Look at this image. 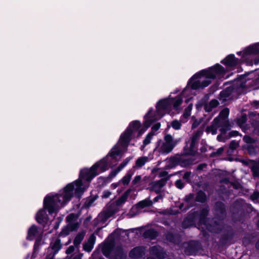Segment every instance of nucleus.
I'll list each match as a JSON object with an SVG mask.
<instances>
[{"mask_svg": "<svg viewBox=\"0 0 259 259\" xmlns=\"http://www.w3.org/2000/svg\"><path fill=\"white\" fill-rule=\"evenodd\" d=\"M140 126L139 121H133L121 135L118 142L105 157L96 163L90 169L84 168L81 170L79 179L68 184L59 194L48 195L44 199V207L48 210L49 213L56 212L70 201L73 196V191L75 195L80 197L88 188L93 178L106 171L110 166L115 165L122 157V152L126 151L133 134L138 130Z\"/></svg>", "mask_w": 259, "mask_h": 259, "instance_id": "f257e3e1", "label": "nucleus"}, {"mask_svg": "<svg viewBox=\"0 0 259 259\" xmlns=\"http://www.w3.org/2000/svg\"><path fill=\"white\" fill-rule=\"evenodd\" d=\"M225 73L224 68L218 64L208 69L203 70L193 75L182 94H184L189 87L194 90L205 88L210 83L212 79L223 77Z\"/></svg>", "mask_w": 259, "mask_h": 259, "instance_id": "f03ea898", "label": "nucleus"}, {"mask_svg": "<svg viewBox=\"0 0 259 259\" xmlns=\"http://www.w3.org/2000/svg\"><path fill=\"white\" fill-rule=\"evenodd\" d=\"M162 116V100H159L156 106V111L154 113L152 109L149 110L145 115L144 126L145 129L139 132L138 136H141L155 121L161 118Z\"/></svg>", "mask_w": 259, "mask_h": 259, "instance_id": "7ed1b4c3", "label": "nucleus"}, {"mask_svg": "<svg viewBox=\"0 0 259 259\" xmlns=\"http://www.w3.org/2000/svg\"><path fill=\"white\" fill-rule=\"evenodd\" d=\"M67 225L64 227L60 233V235L65 236L67 235L70 231H73L77 230L79 223L78 221V216L74 213H71L66 218Z\"/></svg>", "mask_w": 259, "mask_h": 259, "instance_id": "20e7f679", "label": "nucleus"}, {"mask_svg": "<svg viewBox=\"0 0 259 259\" xmlns=\"http://www.w3.org/2000/svg\"><path fill=\"white\" fill-rule=\"evenodd\" d=\"M131 189L127 190L117 200L115 203H112L108 206L106 211V215L110 217L118 211V206L121 205L127 200L128 195L131 192Z\"/></svg>", "mask_w": 259, "mask_h": 259, "instance_id": "39448f33", "label": "nucleus"}, {"mask_svg": "<svg viewBox=\"0 0 259 259\" xmlns=\"http://www.w3.org/2000/svg\"><path fill=\"white\" fill-rule=\"evenodd\" d=\"M61 248V244L59 239H56L54 241H52L50 247L47 249V259H53L55 254Z\"/></svg>", "mask_w": 259, "mask_h": 259, "instance_id": "423d86ee", "label": "nucleus"}, {"mask_svg": "<svg viewBox=\"0 0 259 259\" xmlns=\"http://www.w3.org/2000/svg\"><path fill=\"white\" fill-rule=\"evenodd\" d=\"M229 114V110L228 108L224 109L220 113L219 115L216 118H218V122L222 124V127L220 131L223 132L228 130V121L227 117Z\"/></svg>", "mask_w": 259, "mask_h": 259, "instance_id": "0eeeda50", "label": "nucleus"}, {"mask_svg": "<svg viewBox=\"0 0 259 259\" xmlns=\"http://www.w3.org/2000/svg\"><path fill=\"white\" fill-rule=\"evenodd\" d=\"M164 141V143H163V153H168L173 149L175 146V143L172 137L169 135L165 136Z\"/></svg>", "mask_w": 259, "mask_h": 259, "instance_id": "6e6552de", "label": "nucleus"}, {"mask_svg": "<svg viewBox=\"0 0 259 259\" xmlns=\"http://www.w3.org/2000/svg\"><path fill=\"white\" fill-rule=\"evenodd\" d=\"M222 63L228 67H231L237 65L239 63V61L235 58L234 55H229L222 61Z\"/></svg>", "mask_w": 259, "mask_h": 259, "instance_id": "1a4fd4ad", "label": "nucleus"}, {"mask_svg": "<svg viewBox=\"0 0 259 259\" xmlns=\"http://www.w3.org/2000/svg\"><path fill=\"white\" fill-rule=\"evenodd\" d=\"M96 241V237L94 235H91L87 241L85 242L83 244V250L90 252L93 249L94 245Z\"/></svg>", "mask_w": 259, "mask_h": 259, "instance_id": "9d476101", "label": "nucleus"}, {"mask_svg": "<svg viewBox=\"0 0 259 259\" xmlns=\"http://www.w3.org/2000/svg\"><path fill=\"white\" fill-rule=\"evenodd\" d=\"M222 127V124L218 122V118H215L213 121L212 124L210 126L207 127L206 131L207 133H210L212 135L217 134V129L220 128V130Z\"/></svg>", "mask_w": 259, "mask_h": 259, "instance_id": "9b49d317", "label": "nucleus"}, {"mask_svg": "<svg viewBox=\"0 0 259 259\" xmlns=\"http://www.w3.org/2000/svg\"><path fill=\"white\" fill-rule=\"evenodd\" d=\"M161 124L160 123L158 122L154 124L152 127V132L151 133L148 134L145 140L143 141V146H142L141 149H142L146 145H148L150 143L151 137L153 135V133L157 131L160 127Z\"/></svg>", "mask_w": 259, "mask_h": 259, "instance_id": "f8f14e48", "label": "nucleus"}, {"mask_svg": "<svg viewBox=\"0 0 259 259\" xmlns=\"http://www.w3.org/2000/svg\"><path fill=\"white\" fill-rule=\"evenodd\" d=\"M259 53V43L247 48L243 52V56Z\"/></svg>", "mask_w": 259, "mask_h": 259, "instance_id": "ddd939ff", "label": "nucleus"}, {"mask_svg": "<svg viewBox=\"0 0 259 259\" xmlns=\"http://www.w3.org/2000/svg\"><path fill=\"white\" fill-rule=\"evenodd\" d=\"M38 233L37 227L35 225H32L28 229L27 239L29 240H33L34 237L38 234Z\"/></svg>", "mask_w": 259, "mask_h": 259, "instance_id": "4468645a", "label": "nucleus"}, {"mask_svg": "<svg viewBox=\"0 0 259 259\" xmlns=\"http://www.w3.org/2000/svg\"><path fill=\"white\" fill-rule=\"evenodd\" d=\"M144 248L142 247H137L134 248L130 253V256L133 258L138 257L144 253Z\"/></svg>", "mask_w": 259, "mask_h": 259, "instance_id": "2eb2a0df", "label": "nucleus"}, {"mask_svg": "<svg viewBox=\"0 0 259 259\" xmlns=\"http://www.w3.org/2000/svg\"><path fill=\"white\" fill-rule=\"evenodd\" d=\"M36 220L39 223H42L47 220V214L45 209H40L37 213Z\"/></svg>", "mask_w": 259, "mask_h": 259, "instance_id": "dca6fc26", "label": "nucleus"}, {"mask_svg": "<svg viewBox=\"0 0 259 259\" xmlns=\"http://www.w3.org/2000/svg\"><path fill=\"white\" fill-rule=\"evenodd\" d=\"M132 158V157H127L125 159H124V161L120 163V164L118 166V167L115 170L112 171V176H116L122 168H123V167H124L126 165V164L130 162Z\"/></svg>", "mask_w": 259, "mask_h": 259, "instance_id": "f3484780", "label": "nucleus"}, {"mask_svg": "<svg viewBox=\"0 0 259 259\" xmlns=\"http://www.w3.org/2000/svg\"><path fill=\"white\" fill-rule=\"evenodd\" d=\"M202 132L201 131H198L196 132L194 135L193 136L191 139V142L190 143V148L194 151L195 150L194 147L196 142L198 139L200 138V137L202 135Z\"/></svg>", "mask_w": 259, "mask_h": 259, "instance_id": "a211bd4d", "label": "nucleus"}, {"mask_svg": "<svg viewBox=\"0 0 259 259\" xmlns=\"http://www.w3.org/2000/svg\"><path fill=\"white\" fill-rule=\"evenodd\" d=\"M151 189L157 193H160L162 189V179L153 182L151 184Z\"/></svg>", "mask_w": 259, "mask_h": 259, "instance_id": "6ab92c4d", "label": "nucleus"}, {"mask_svg": "<svg viewBox=\"0 0 259 259\" xmlns=\"http://www.w3.org/2000/svg\"><path fill=\"white\" fill-rule=\"evenodd\" d=\"M150 253L158 258H160L161 254V247L160 246H154L150 249Z\"/></svg>", "mask_w": 259, "mask_h": 259, "instance_id": "aec40b11", "label": "nucleus"}, {"mask_svg": "<svg viewBox=\"0 0 259 259\" xmlns=\"http://www.w3.org/2000/svg\"><path fill=\"white\" fill-rule=\"evenodd\" d=\"M133 174L134 172L132 170L128 171L126 175L119 182H120V183L122 184L124 186L128 185Z\"/></svg>", "mask_w": 259, "mask_h": 259, "instance_id": "412c9836", "label": "nucleus"}, {"mask_svg": "<svg viewBox=\"0 0 259 259\" xmlns=\"http://www.w3.org/2000/svg\"><path fill=\"white\" fill-rule=\"evenodd\" d=\"M149 161V159L147 156H142L138 158L136 161L135 167L140 168L145 164Z\"/></svg>", "mask_w": 259, "mask_h": 259, "instance_id": "4be33fe9", "label": "nucleus"}, {"mask_svg": "<svg viewBox=\"0 0 259 259\" xmlns=\"http://www.w3.org/2000/svg\"><path fill=\"white\" fill-rule=\"evenodd\" d=\"M157 236V232L154 229H149L144 232L143 236L146 238L153 239Z\"/></svg>", "mask_w": 259, "mask_h": 259, "instance_id": "5701e85b", "label": "nucleus"}, {"mask_svg": "<svg viewBox=\"0 0 259 259\" xmlns=\"http://www.w3.org/2000/svg\"><path fill=\"white\" fill-rule=\"evenodd\" d=\"M219 105V102L216 100H211L209 103L204 106L205 110L206 112L210 111L212 108L216 107Z\"/></svg>", "mask_w": 259, "mask_h": 259, "instance_id": "b1692460", "label": "nucleus"}, {"mask_svg": "<svg viewBox=\"0 0 259 259\" xmlns=\"http://www.w3.org/2000/svg\"><path fill=\"white\" fill-rule=\"evenodd\" d=\"M84 235H85V232H81L79 233H78L77 236L75 237L74 240V241H73V243H74V245L76 246H77L78 245H79L81 241H82L84 237Z\"/></svg>", "mask_w": 259, "mask_h": 259, "instance_id": "393cba45", "label": "nucleus"}, {"mask_svg": "<svg viewBox=\"0 0 259 259\" xmlns=\"http://www.w3.org/2000/svg\"><path fill=\"white\" fill-rule=\"evenodd\" d=\"M152 202L148 199L143 200L138 203L139 207L143 208L148 206H150L152 205Z\"/></svg>", "mask_w": 259, "mask_h": 259, "instance_id": "a878e982", "label": "nucleus"}, {"mask_svg": "<svg viewBox=\"0 0 259 259\" xmlns=\"http://www.w3.org/2000/svg\"><path fill=\"white\" fill-rule=\"evenodd\" d=\"M152 177L153 178H159L162 179V169L161 168H154L152 171Z\"/></svg>", "mask_w": 259, "mask_h": 259, "instance_id": "bb28decb", "label": "nucleus"}, {"mask_svg": "<svg viewBox=\"0 0 259 259\" xmlns=\"http://www.w3.org/2000/svg\"><path fill=\"white\" fill-rule=\"evenodd\" d=\"M192 108V105L190 104L189 105L188 107L185 109V112L184 113L182 117L181 118V121L185 122L186 121L183 119V118L186 119L191 114V111Z\"/></svg>", "mask_w": 259, "mask_h": 259, "instance_id": "cd10ccee", "label": "nucleus"}, {"mask_svg": "<svg viewBox=\"0 0 259 259\" xmlns=\"http://www.w3.org/2000/svg\"><path fill=\"white\" fill-rule=\"evenodd\" d=\"M182 102V98L181 96L177 97L174 100L172 101V104L174 108L176 109H178V107Z\"/></svg>", "mask_w": 259, "mask_h": 259, "instance_id": "c85d7f7f", "label": "nucleus"}, {"mask_svg": "<svg viewBox=\"0 0 259 259\" xmlns=\"http://www.w3.org/2000/svg\"><path fill=\"white\" fill-rule=\"evenodd\" d=\"M170 125L172 127V128H174L176 130H180L181 128V122L177 120H175L172 121L171 122V124Z\"/></svg>", "mask_w": 259, "mask_h": 259, "instance_id": "c756f323", "label": "nucleus"}, {"mask_svg": "<svg viewBox=\"0 0 259 259\" xmlns=\"http://www.w3.org/2000/svg\"><path fill=\"white\" fill-rule=\"evenodd\" d=\"M252 171L253 172V175L254 177H258L259 176V164H254L252 167Z\"/></svg>", "mask_w": 259, "mask_h": 259, "instance_id": "7c9ffc66", "label": "nucleus"}, {"mask_svg": "<svg viewBox=\"0 0 259 259\" xmlns=\"http://www.w3.org/2000/svg\"><path fill=\"white\" fill-rule=\"evenodd\" d=\"M206 196L202 192H199L197 196V200L203 202L205 200Z\"/></svg>", "mask_w": 259, "mask_h": 259, "instance_id": "2f4dec72", "label": "nucleus"}, {"mask_svg": "<svg viewBox=\"0 0 259 259\" xmlns=\"http://www.w3.org/2000/svg\"><path fill=\"white\" fill-rule=\"evenodd\" d=\"M243 141L246 143H253L255 140L248 136H245L243 138Z\"/></svg>", "mask_w": 259, "mask_h": 259, "instance_id": "473e14b6", "label": "nucleus"}, {"mask_svg": "<svg viewBox=\"0 0 259 259\" xmlns=\"http://www.w3.org/2000/svg\"><path fill=\"white\" fill-rule=\"evenodd\" d=\"M141 180V177L140 176H136L132 181L133 185H135L137 184L138 183H139L140 182Z\"/></svg>", "mask_w": 259, "mask_h": 259, "instance_id": "72a5a7b5", "label": "nucleus"}, {"mask_svg": "<svg viewBox=\"0 0 259 259\" xmlns=\"http://www.w3.org/2000/svg\"><path fill=\"white\" fill-rule=\"evenodd\" d=\"M94 201V199L93 198H89L86 200V201L85 202L84 205L87 207H89L93 204Z\"/></svg>", "mask_w": 259, "mask_h": 259, "instance_id": "f704fd0d", "label": "nucleus"}, {"mask_svg": "<svg viewBox=\"0 0 259 259\" xmlns=\"http://www.w3.org/2000/svg\"><path fill=\"white\" fill-rule=\"evenodd\" d=\"M251 199L252 201H256L259 197V192H255L251 196Z\"/></svg>", "mask_w": 259, "mask_h": 259, "instance_id": "c9c22d12", "label": "nucleus"}, {"mask_svg": "<svg viewBox=\"0 0 259 259\" xmlns=\"http://www.w3.org/2000/svg\"><path fill=\"white\" fill-rule=\"evenodd\" d=\"M176 186L179 189H182L184 187V184L182 183L181 180H177L176 182Z\"/></svg>", "mask_w": 259, "mask_h": 259, "instance_id": "e433bc0d", "label": "nucleus"}, {"mask_svg": "<svg viewBox=\"0 0 259 259\" xmlns=\"http://www.w3.org/2000/svg\"><path fill=\"white\" fill-rule=\"evenodd\" d=\"M238 143L235 141H232L230 144V148L232 149H236L238 146Z\"/></svg>", "mask_w": 259, "mask_h": 259, "instance_id": "4c0bfd02", "label": "nucleus"}, {"mask_svg": "<svg viewBox=\"0 0 259 259\" xmlns=\"http://www.w3.org/2000/svg\"><path fill=\"white\" fill-rule=\"evenodd\" d=\"M40 243V240L39 239H37L35 242V244L34 246V252L37 251L38 249V247Z\"/></svg>", "mask_w": 259, "mask_h": 259, "instance_id": "58836bf2", "label": "nucleus"}, {"mask_svg": "<svg viewBox=\"0 0 259 259\" xmlns=\"http://www.w3.org/2000/svg\"><path fill=\"white\" fill-rule=\"evenodd\" d=\"M74 250V247L73 246H70L66 250V253L68 254L71 253Z\"/></svg>", "mask_w": 259, "mask_h": 259, "instance_id": "ea45409f", "label": "nucleus"}, {"mask_svg": "<svg viewBox=\"0 0 259 259\" xmlns=\"http://www.w3.org/2000/svg\"><path fill=\"white\" fill-rule=\"evenodd\" d=\"M191 174V173L190 172H187L185 173L183 176V178L186 180H188L189 179Z\"/></svg>", "mask_w": 259, "mask_h": 259, "instance_id": "a19ab883", "label": "nucleus"}, {"mask_svg": "<svg viewBox=\"0 0 259 259\" xmlns=\"http://www.w3.org/2000/svg\"><path fill=\"white\" fill-rule=\"evenodd\" d=\"M111 194V193L109 191H104L103 194V197L105 198L108 197Z\"/></svg>", "mask_w": 259, "mask_h": 259, "instance_id": "79ce46f5", "label": "nucleus"}, {"mask_svg": "<svg viewBox=\"0 0 259 259\" xmlns=\"http://www.w3.org/2000/svg\"><path fill=\"white\" fill-rule=\"evenodd\" d=\"M83 256L82 253H79L78 254L75 255L73 259H81L82 257Z\"/></svg>", "mask_w": 259, "mask_h": 259, "instance_id": "37998d69", "label": "nucleus"}, {"mask_svg": "<svg viewBox=\"0 0 259 259\" xmlns=\"http://www.w3.org/2000/svg\"><path fill=\"white\" fill-rule=\"evenodd\" d=\"M161 198V194H159L157 196L154 198L153 201L154 202H157L159 199Z\"/></svg>", "mask_w": 259, "mask_h": 259, "instance_id": "c03bdc74", "label": "nucleus"}, {"mask_svg": "<svg viewBox=\"0 0 259 259\" xmlns=\"http://www.w3.org/2000/svg\"><path fill=\"white\" fill-rule=\"evenodd\" d=\"M199 124V122H197L196 121H195L192 124V128H196L198 125V124Z\"/></svg>", "mask_w": 259, "mask_h": 259, "instance_id": "a18cd8bd", "label": "nucleus"}, {"mask_svg": "<svg viewBox=\"0 0 259 259\" xmlns=\"http://www.w3.org/2000/svg\"><path fill=\"white\" fill-rule=\"evenodd\" d=\"M206 166V165L205 164L199 165H198L197 169L200 170L202 169L204 167H205Z\"/></svg>", "mask_w": 259, "mask_h": 259, "instance_id": "49530a36", "label": "nucleus"}, {"mask_svg": "<svg viewBox=\"0 0 259 259\" xmlns=\"http://www.w3.org/2000/svg\"><path fill=\"white\" fill-rule=\"evenodd\" d=\"M238 133L237 131H232L230 133L231 136H236L238 135Z\"/></svg>", "mask_w": 259, "mask_h": 259, "instance_id": "de8ad7c7", "label": "nucleus"}, {"mask_svg": "<svg viewBox=\"0 0 259 259\" xmlns=\"http://www.w3.org/2000/svg\"><path fill=\"white\" fill-rule=\"evenodd\" d=\"M106 248H107L106 246L104 247V248L103 249V252L105 255L107 256L109 253L108 252H106Z\"/></svg>", "mask_w": 259, "mask_h": 259, "instance_id": "09e8293b", "label": "nucleus"}, {"mask_svg": "<svg viewBox=\"0 0 259 259\" xmlns=\"http://www.w3.org/2000/svg\"><path fill=\"white\" fill-rule=\"evenodd\" d=\"M223 150H224V149H223V148H219V149L218 150L217 152V154H221V153L223 152Z\"/></svg>", "mask_w": 259, "mask_h": 259, "instance_id": "8fccbe9b", "label": "nucleus"}, {"mask_svg": "<svg viewBox=\"0 0 259 259\" xmlns=\"http://www.w3.org/2000/svg\"><path fill=\"white\" fill-rule=\"evenodd\" d=\"M120 184V182H119L118 183L116 184H112V187H113L114 188H116L117 186H118Z\"/></svg>", "mask_w": 259, "mask_h": 259, "instance_id": "3c124183", "label": "nucleus"}, {"mask_svg": "<svg viewBox=\"0 0 259 259\" xmlns=\"http://www.w3.org/2000/svg\"><path fill=\"white\" fill-rule=\"evenodd\" d=\"M192 198V196L190 195L186 197V202L185 203H188V201L190 200V199Z\"/></svg>", "mask_w": 259, "mask_h": 259, "instance_id": "603ef678", "label": "nucleus"}, {"mask_svg": "<svg viewBox=\"0 0 259 259\" xmlns=\"http://www.w3.org/2000/svg\"><path fill=\"white\" fill-rule=\"evenodd\" d=\"M206 227H207V229L208 230L210 231H212V232H215V231L214 229L211 228V226H207Z\"/></svg>", "mask_w": 259, "mask_h": 259, "instance_id": "864d4df0", "label": "nucleus"}, {"mask_svg": "<svg viewBox=\"0 0 259 259\" xmlns=\"http://www.w3.org/2000/svg\"><path fill=\"white\" fill-rule=\"evenodd\" d=\"M217 139H218V141H219L220 142H225V141L222 139L221 136H220V135L218 136Z\"/></svg>", "mask_w": 259, "mask_h": 259, "instance_id": "5fc2aeb1", "label": "nucleus"}, {"mask_svg": "<svg viewBox=\"0 0 259 259\" xmlns=\"http://www.w3.org/2000/svg\"><path fill=\"white\" fill-rule=\"evenodd\" d=\"M241 119L242 122H244L245 120H246V117L245 116H242L241 117Z\"/></svg>", "mask_w": 259, "mask_h": 259, "instance_id": "6e6d98bb", "label": "nucleus"}, {"mask_svg": "<svg viewBox=\"0 0 259 259\" xmlns=\"http://www.w3.org/2000/svg\"><path fill=\"white\" fill-rule=\"evenodd\" d=\"M256 247L257 248V249H259V241L256 243Z\"/></svg>", "mask_w": 259, "mask_h": 259, "instance_id": "4d7b16f0", "label": "nucleus"}, {"mask_svg": "<svg viewBox=\"0 0 259 259\" xmlns=\"http://www.w3.org/2000/svg\"><path fill=\"white\" fill-rule=\"evenodd\" d=\"M165 102L163 100V103H162V105H163V111L164 110V105L165 104Z\"/></svg>", "mask_w": 259, "mask_h": 259, "instance_id": "13d9d810", "label": "nucleus"}, {"mask_svg": "<svg viewBox=\"0 0 259 259\" xmlns=\"http://www.w3.org/2000/svg\"><path fill=\"white\" fill-rule=\"evenodd\" d=\"M226 91H223L222 93H221V94H225L226 93Z\"/></svg>", "mask_w": 259, "mask_h": 259, "instance_id": "bf43d9fd", "label": "nucleus"}, {"mask_svg": "<svg viewBox=\"0 0 259 259\" xmlns=\"http://www.w3.org/2000/svg\"><path fill=\"white\" fill-rule=\"evenodd\" d=\"M217 206L218 205H220V206H221L222 205V204L221 203H218L217 204Z\"/></svg>", "mask_w": 259, "mask_h": 259, "instance_id": "052dcab7", "label": "nucleus"}, {"mask_svg": "<svg viewBox=\"0 0 259 259\" xmlns=\"http://www.w3.org/2000/svg\"><path fill=\"white\" fill-rule=\"evenodd\" d=\"M184 205V204L181 205V206H180V208L182 209V206Z\"/></svg>", "mask_w": 259, "mask_h": 259, "instance_id": "680f3d73", "label": "nucleus"}, {"mask_svg": "<svg viewBox=\"0 0 259 259\" xmlns=\"http://www.w3.org/2000/svg\"><path fill=\"white\" fill-rule=\"evenodd\" d=\"M257 226L259 228V220H258V223H257Z\"/></svg>", "mask_w": 259, "mask_h": 259, "instance_id": "e2e57ef3", "label": "nucleus"}, {"mask_svg": "<svg viewBox=\"0 0 259 259\" xmlns=\"http://www.w3.org/2000/svg\"><path fill=\"white\" fill-rule=\"evenodd\" d=\"M162 175H163V177H164V172L163 171Z\"/></svg>", "mask_w": 259, "mask_h": 259, "instance_id": "0e129e2a", "label": "nucleus"}, {"mask_svg": "<svg viewBox=\"0 0 259 259\" xmlns=\"http://www.w3.org/2000/svg\"><path fill=\"white\" fill-rule=\"evenodd\" d=\"M191 162H188L187 164H191Z\"/></svg>", "mask_w": 259, "mask_h": 259, "instance_id": "69168bd1", "label": "nucleus"}, {"mask_svg": "<svg viewBox=\"0 0 259 259\" xmlns=\"http://www.w3.org/2000/svg\"><path fill=\"white\" fill-rule=\"evenodd\" d=\"M170 127V126L169 125H168L167 126V128H169Z\"/></svg>", "mask_w": 259, "mask_h": 259, "instance_id": "338daca9", "label": "nucleus"}, {"mask_svg": "<svg viewBox=\"0 0 259 259\" xmlns=\"http://www.w3.org/2000/svg\"><path fill=\"white\" fill-rule=\"evenodd\" d=\"M235 188H238V187H237V186H235Z\"/></svg>", "mask_w": 259, "mask_h": 259, "instance_id": "774afa93", "label": "nucleus"}]
</instances>
